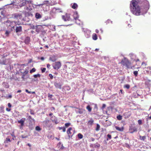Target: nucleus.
Here are the masks:
<instances>
[{"label": "nucleus", "instance_id": "nucleus-1", "mask_svg": "<svg viewBox=\"0 0 151 151\" xmlns=\"http://www.w3.org/2000/svg\"><path fill=\"white\" fill-rule=\"evenodd\" d=\"M131 12L136 16L147 12L149 8V4L147 0H132L130 4Z\"/></svg>", "mask_w": 151, "mask_h": 151}, {"label": "nucleus", "instance_id": "nucleus-2", "mask_svg": "<svg viewBox=\"0 0 151 151\" xmlns=\"http://www.w3.org/2000/svg\"><path fill=\"white\" fill-rule=\"evenodd\" d=\"M121 63L123 65L126 66L127 68H129L131 67V63L126 58H124V59L122 60Z\"/></svg>", "mask_w": 151, "mask_h": 151}, {"label": "nucleus", "instance_id": "nucleus-3", "mask_svg": "<svg viewBox=\"0 0 151 151\" xmlns=\"http://www.w3.org/2000/svg\"><path fill=\"white\" fill-rule=\"evenodd\" d=\"M31 1H26L25 0H19L17 4H15V5H19L20 7H22L25 6L27 4H29L31 3Z\"/></svg>", "mask_w": 151, "mask_h": 151}, {"label": "nucleus", "instance_id": "nucleus-4", "mask_svg": "<svg viewBox=\"0 0 151 151\" xmlns=\"http://www.w3.org/2000/svg\"><path fill=\"white\" fill-rule=\"evenodd\" d=\"M42 123L43 126L46 128H50L52 126V124L50 120L48 119L43 121Z\"/></svg>", "mask_w": 151, "mask_h": 151}, {"label": "nucleus", "instance_id": "nucleus-5", "mask_svg": "<svg viewBox=\"0 0 151 151\" xmlns=\"http://www.w3.org/2000/svg\"><path fill=\"white\" fill-rule=\"evenodd\" d=\"M62 17L63 19L65 21L72 20V19L70 18V15L69 14H66L64 15H63Z\"/></svg>", "mask_w": 151, "mask_h": 151}, {"label": "nucleus", "instance_id": "nucleus-6", "mask_svg": "<svg viewBox=\"0 0 151 151\" xmlns=\"http://www.w3.org/2000/svg\"><path fill=\"white\" fill-rule=\"evenodd\" d=\"M52 66L55 69L58 70L59 69L61 66V63L60 62H55L53 64Z\"/></svg>", "mask_w": 151, "mask_h": 151}, {"label": "nucleus", "instance_id": "nucleus-7", "mask_svg": "<svg viewBox=\"0 0 151 151\" xmlns=\"http://www.w3.org/2000/svg\"><path fill=\"white\" fill-rule=\"evenodd\" d=\"M25 121V118H22L21 119L18 120V122L20 124V129H21L22 127L24 125V122Z\"/></svg>", "mask_w": 151, "mask_h": 151}, {"label": "nucleus", "instance_id": "nucleus-8", "mask_svg": "<svg viewBox=\"0 0 151 151\" xmlns=\"http://www.w3.org/2000/svg\"><path fill=\"white\" fill-rule=\"evenodd\" d=\"M137 131V128L135 127L131 126L129 127V131L130 133H133L134 132Z\"/></svg>", "mask_w": 151, "mask_h": 151}, {"label": "nucleus", "instance_id": "nucleus-9", "mask_svg": "<svg viewBox=\"0 0 151 151\" xmlns=\"http://www.w3.org/2000/svg\"><path fill=\"white\" fill-rule=\"evenodd\" d=\"M51 12L54 13H57L59 12H62V11L60 9H56L55 8H54L52 9Z\"/></svg>", "mask_w": 151, "mask_h": 151}, {"label": "nucleus", "instance_id": "nucleus-10", "mask_svg": "<svg viewBox=\"0 0 151 151\" xmlns=\"http://www.w3.org/2000/svg\"><path fill=\"white\" fill-rule=\"evenodd\" d=\"M50 119L53 122H54L56 124H57L58 123L57 119L55 116H52Z\"/></svg>", "mask_w": 151, "mask_h": 151}, {"label": "nucleus", "instance_id": "nucleus-11", "mask_svg": "<svg viewBox=\"0 0 151 151\" xmlns=\"http://www.w3.org/2000/svg\"><path fill=\"white\" fill-rule=\"evenodd\" d=\"M9 62V60L8 59H6L2 60H0V64L3 65H6Z\"/></svg>", "mask_w": 151, "mask_h": 151}, {"label": "nucleus", "instance_id": "nucleus-12", "mask_svg": "<svg viewBox=\"0 0 151 151\" xmlns=\"http://www.w3.org/2000/svg\"><path fill=\"white\" fill-rule=\"evenodd\" d=\"M73 17L74 18V19H75L76 21H77V20H78V21H80V20L78 19L79 16L77 12H75L74 13Z\"/></svg>", "mask_w": 151, "mask_h": 151}, {"label": "nucleus", "instance_id": "nucleus-13", "mask_svg": "<svg viewBox=\"0 0 151 151\" xmlns=\"http://www.w3.org/2000/svg\"><path fill=\"white\" fill-rule=\"evenodd\" d=\"M42 27L40 25H37L35 26L36 31L37 34L39 33L42 29Z\"/></svg>", "mask_w": 151, "mask_h": 151}, {"label": "nucleus", "instance_id": "nucleus-14", "mask_svg": "<svg viewBox=\"0 0 151 151\" xmlns=\"http://www.w3.org/2000/svg\"><path fill=\"white\" fill-rule=\"evenodd\" d=\"M123 115L124 116L125 118H128L131 116V113L129 111L126 112L124 113Z\"/></svg>", "mask_w": 151, "mask_h": 151}, {"label": "nucleus", "instance_id": "nucleus-15", "mask_svg": "<svg viewBox=\"0 0 151 151\" xmlns=\"http://www.w3.org/2000/svg\"><path fill=\"white\" fill-rule=\"evenodd\" d=\"M74 131V129L71 127H69L67 130V133L69 137H70V134H71Z\"/></svg>", "mask_w": 151, "mask_h": 151}, {"label": "nucleus", "instance_id": "nucleus-16", "mask_svg": "<svg viewBox=\"0 0 151 151\" xmlns=\"http://www.w3.org/2000/svg\"><path fill=\"white\" fill-rule=\"evenodd\" d=\"M91 31L87 30L85 32V35L87 38H88L90 37Z\"/></svg>", "mask_w": 151, "mask_h": 151}, {"label": "nucleus", "instance_id": "nucleus-17", "mask_svg": "<svg viewBox=\"0 0 151 151\" xmlns=\"http://www.w3.org/2000/svg\"><path fill=\"white\" fill-rule=\"evenodd\" d=\"M94 120L92 118L90 119V120L88 122L87 124L89 126L91 127L93 124Z\"/></svg>", "mask_w": 151, "mask_h": 151}, {"label": "nucleus", "instance_id": "nucleus-18", "mask_svg": "<svg viewBox=\"0 0 151 151\" xmlns=\"http://www.w3.org/2000/svg\"><path fill=\"white\" fill-rule=\"evenodd\" d=\"M30 41V38L29 37H25L24 40V42L25 44H28Z\"/></svg>", "mask_w": 151, "mask_h": 151}, {"label": "nucleus", "instance_id": "nucleus-19", "mask_svg": "<svg viewBox=\"0 0 151 151\" xmlns=\"http://www.w3.org/2000/svg\"><path fill=\"white\" fill-rule=\"evenodd\" d=\"M54 85L57 88H58L60 89L61 88V85L60 83L55 82L54 83Z\"/></svg>", "mask_w": 151, "mask_h": 151}, {"label": "nucleus", "instance_id": "nucleus-20", "mask_svg": "<svg viewBox=\"0 0 151 151\" xmlns=\"http://www.w3.org/2000/svg\"><path fill=\"white\" fill-rule=\"evenodd\" d=\"M115 128H116V130L120 132L123 131L124 129V127H119L117 126H115Z\"/></svg>", "mask_w": 151, "mask_h": 151}, {"label": "nucleus", "instance_id": "nucleus-21", "mask_svg": "<svg viewBox=\"0 0 151 151\" xmlns=\"http://www.w3.org/2000/svg\"><path fill=\"white\" fill-rule=\"evenodd\" d=\"M22 31V27L21 26L17 27L16 29V31L17 32H20Z\"/></svg>", "mask_w": 151, "mask_h": 151}, {"label": "nucleus", "instance_id": "nucleus-22", "mask_svg": "<svg viewBox=\"0 0 151 151\" xmlns=\"http://www.w3.org/2000/svg\"><path fill=\"white\" fill-rule=\"evenodd\" d=\"M6 23H9L10 24H9V25L11 27H14V26H13V27H12V26H11V24H16V22L15 21L11 22L9 20H7L6 21Z\"/></svg>", "mask_w": 151, "mask_h": 151}, {"label": "nucleus", "instance_id": "nucleus-23", "mask_svg": "<svg viewBox=\"0 0 151 151\" xmlns=\"http://www.w3.org/2000/svg\"><path fill=\"white\" fill-rule=\"evenodd\" d=\"M50 60L52 62H54L56 60V58L55 56H52L50 58Z\"/></svg>", "mask_w": 151, "mask_h": 151}, {"label": "nucleus", "instance_id": "nucleus-24", "mask_svg": "<svg viewBox=\"0 0 151 151\" xmlns=\"http://www.w3.org/2000/svg\"><path fill=\"white\" fill-rule=\"evenodd\" d=\"M35 17L37 19H39L41 17V16L39 13H37L35 14Z\"/></svg>", "mask_w": 151, "mask_h": 151}, {"label": "nucleus", "instance_id": "nucleus-25", "mask_svg": "<svg viewBox=\"0 0 151 151\" xmlns=\"http://www.w3.org/2000/svg\"><path fill=\"white\" fill-rule=\"evenodd\" d=\"M53 96L52 94H48V98L49 100H53V99L52 98V97Z\"/></svg>", "mask_w": 151, "mask_h": 151}, {"label": "nucleus", "instance_id": "nucleus-26", "mask_svg": "<svg viewBox=\"0 0 151 151\" xmlns=\"http://www.w3.org/2000/svg\"><path fill=\"white\" fill-rule=\"evenodd\" d=\"M92 38L94 40H96L97 39V35L95 34H93L92 35Z\"/></svg>", "mask_w": 151, "mask_h": 151}, {"label": "nucleus", "instance_id": "nucleus-27", "mask_svg": "<svg viewBox=\"0 0 151 151\" xmlns=\"http://www.w3.org/2000/svg\"><path fill=\"white\" fill-rule=\"evenodd\" d=\"M86 109L88 110V111L89 112L91 111L92 110V108L91 107L90 105H88L86 107Z\"/></svg>", "mask_w": 151, "mask_h": 151}, {"label": "nucleus", "instance_id": "nucleus-28", "mask_svg": "<svg viewBox=\"0 0 151 151\" xmlns=\"http://www.w3.org/2000/svg\"><path fill=\"white\" fill-rule=\"evenodd\" d=\"M77 7V4L75 3H74L73 5L72 6V8L74 9H76Z\"/></svg>", "mask_w": 151, "mask_h": 151}, {"label": "nucleus", "instance_id": "nucleus-29", "mask_svg": "<svg viewBox=\"0 0 151 151\" xmlns=\"http://www.w3.org/2000/svg\"><path fill=\"white\" fill-rule=\"evenodd\" d=\"M77 136L79 139H81L83 137V135L81 133H78L77 134Z\"/></svg>", "mask_w": 151, "mask_h": 151}, {"label": "nucleus", "instance_id": "nucleus-30", "mask_svg": "<svg viewBox=\"0 0 151 151\" xmlns=\"http://www.w3.org/2000/svg\"><path fill=\"white\" fill-rule=\"evenodd\" d=\"M58 128L59 130L62 129L63 130V131L64 132H65L66 129H65V127H58Z\"/></svg>", "mask_w": 151, "mask_h": 151}, {"label": "nucleus", "instance_id": "nucleus-31", "mask_svg": "<svg viewBox=\"0 0 151 151\" xmlns=\"http://www.w3.org/2000/svg\"><path fill=\"white\" fill-rule=\"evenodd\" d=\"M140 139L142 140H144L146 139V136H139Z\"/></svg>", "mask_w": 151, "mask_h": 151}, {"label": "nucleus", "instance_id": "nucleus-32", "mask_svg": "<svg viewBox=\"0 0 151 151\" xmlns=\"http://www.w3.org/2000/svg\"><path fill=\"white\" fill-rule=\"evenodd\" d=\"M100 128V126L98 124H97L96 127L95 129L96 130V131H98L99 130Z\"/></svg>", "mask_w": 151, "mask_h": 151}, {"label": "nucleus", "instance_id": "nucleus-33", "mask_svg": "<svg viewBox=\"0 0 151 151\" xmlns=\"http://www.w3.org/2000/svg\"><path fill=\"white\" fill-rule=\"evenodd\" d=\"M21 17V15L19 14H16L14 16V18L18 19L19 18V19Z\"/></svg>", "mask_w": 151, "mask_h": 151}, {"label": "nucleus", "instance_id": "nucleus-34", "mask_svg": "<svg viewBox=\"0 0 151 151\" xmlns=\"http://www.w3.org/2000/svg\"><path fill=\"white\" fill-rule=\"evenodd\" d=\"M28 118L29 119H30V121H31V122L32 121L34 122L35 120L34 119L32 118V117L31 116H29L28 117Z\"/></svg>", "mask_w": 151, "mask_h": 151}, {"label": "nucleus", "instance_id": "nucleus-35", "mask_svg": "<svg viewBox=\"0 0 151 151\" xmlns=\"http://www.w3.org/2000/svg\"><path fill=\"white\" fill-rule=\"evenodd\" d=\"M41 76V75L39 74H35L33 75V77L35 78H36L38 77H40Z\"/></svg>", "mask_w": 151, "mask_h": 151}, {"label": "nucleus", "instance_id": "nucleus-36", "mask_svg": "<svg viewBox=\"0 0 151 151\" xmlns=\"http://www.w3.org/2000/svg\"><path fill=\"white\" fill-rule=\"evenodd\" d=\"M117 118L118 120H120L122 119V116L120 115H119L117 116Z\"/></svg>", "mask_w": 151, "mask_h": 151}, {"label": "nucleus", "instance_id": "nucleus-37", "mask_svg": "<svg viewBox=\"0 0 151 151\" xmlns=\"http://www.w3.org/2000/svg\"><path fill=\"white\" fill-rule=\"evenodd\" d=\"M94 147H95L98 148L100 147V144L98 143H96L94 144Z\"/></svg>", "mask_w": 151, "mask_h": 151}, {"label": "nucleus", "instance_id": "nucleus-38", "mask_svg": "<svg viewBox=\"0 0 151 151\" xmlns=\"http://www.w3.org/2000/svg\"><path fill=\"white\" fill-rule=\"evenodd\" d=\"M71 124L70 123H66L65 124V125L66 128H67L70 126Z\"/></svg>", "mask_w": 151, "mask_h": 151}, {"label": "nucleus", "instance_id": "nucleus-39", "mask_svg": "<svg viewBox=\"0 0 151 151\" xmlns=\"http://www.w3.org/2000/svg\"><path fill=\"white\" fill-rule=\"evenodd\" d=\"M35 129L36 130L38 131H40L41 130V129L40 127L38 126H37V127H36Z\"/></svg>", "mask_w": 151, "mask_h": 151}, {"label": "nucleus", "instance_id": "nucleus-40", "mask_svg": "<svg viewBox=\"0 0 151 151\" xmlns=\"http://www.w3.org/2000/svg\"><path fill=\"white\" fill-rule=\"evenodd\" d=\"M36 71V69L35 68H32L30 71V73H32L33 72H35Z\"/></svg>", "mask_w": 151, "mask_h": 151}, {"label": "nucleus", "instance_id": "nucleus-41", "mask_svg": "<svg viewBox=\"0 0 151 151\" xmlns=\"http://www.w3.org/2000/svg\"><path fill=\"white\" fill-rule=\"evenodd\" d=\"M124 88H126L127 89H128L130 88V86L129 84H126L124 86Z\"/></svg>", "mask_w": 151, "mask_h": 151}, {"label": "nucleus", "instance_id": "nucleus-42", "mask_svg": "<svg viewBox=\"0 0 151 151\" xmlns=\"http://www.w3.org/2000/svg\"><path fill=\"white\" fill-rule=\"evenodd\" d=\"M134 96L135 98H137L139 96V95L137 93H135L134 94Z\"/></svg>", "mask_w": 151, "mask_h": 151}, {"label": "nucleus", "instance_id": "nucleus-43", "mask_svg": "<svg viewBox=\"0 0 151 151\" xmlns=\"http://www.w3.org/2000/svg\"><path fill=\"white\" fill-rule=\"evenodd\" d=\"M62 145V143H61L60 142H59L57 146L58 148H60Z\"/></svg>", "mask_w": 151, "mask_h": 151}, {"label": "nucleus", "instance_id": "nucleus-44", "mask_svg": "<svg viewBox=\"0 0 151 151\" xmlns=\"http://www.w3.org/2000/svg\"><path fill=\"white\" fill-rule=\"evenodd\" d=\"M41 70L42 71V73H43L45 72L46 70L45 68H41Z\"/></svg>", "mask_w": 151, "mask_h": 151}, {"label": "nucleus", "instance_id": "nucleus-45", "mask_svg": "<svg viewBox=\"0 0 151 151\" xmlns=\"http://www.w3.org/2000/svg\"><path fill=\"white\" fill-rule=\"evenodd\" d=\"M133 73L134 74V75L135 76H137V75H138V71H134V72H133Z\"/></svg>", "mask_w": 151, "mask_h": 151}, {"label": "nucleus", "instance_id": "nucleus-46", "mask_svg": "<svg viewBox=\"0 0 151 151\" xmlns=\"http://www.w3.org/2000/svg\"><path fill=\"white\" fill-rule=\"evenodd\" d=\"M147 69V70H146V71L148 72H149L150 71V72L151 73V71H150V70H151V67H148Z\"/></svg>", "mask_w": 151, "mask_h": 151}, {"label": "nucleus", "instance_id": "nucleus-47", "mask_svg": "<svg viewBox=\"0 0 151 151\" xmlns=\"http://www.w3.org/2000/svg\"><path fill=\"white\" fill-rule=\"evenodd\" d=\"M138 123L139 124V125H141L142 124V121L141 120H139L138 121Z\"/></svg>", "mask_w": 151, "mask_h": 151}, {"label": "nucleus", "instance_id": "nucleus-48", "mask_svg": "<svg viewBox=\"0 0 151 151\" xmlns=\"http://www.w3.org/2000/svg\"><path fill=\"white\" fill-rule=\"evenodd\" d=\"M23 138H27L28 137L27 136H24V135H22L21 136Z\"/></svg>", "mask_w": 151, "mask_h": 151}, {"label": "nucleus", "instance_id": "nucleus-49", "mask_svg": "<svg viewBox=\"0 0 151 151\" xmlns=\"http://www.w3.org/2000/svg\"><path fill=\"white\" fill-rule=\"evenodd\" d=\"M107 137L108 138H109V139H111V135L110 134H108L107 135Z\"/></svg>", "mask_w": 151, "mask_h": 151}, {"label": "nucleus", "instance_id": "nucleus-50", "mask_svg": "<svg viewBox=\"0 0 151 151\" xmlns=\"http://www.w3.org/2000/svg\"><path fill=\"white\" fill-rule=\"evenodd\" d=\"M80 21H79L78 20H77V21H76V22L78 24L80 25Z\"/></svg>", "mask_w": 151, "mask_h": 151}, {"label": "nucleus", "instance_id": "nucleus-51", "mask_svg": "<svg viewBox=\"0 0 151 151\" xmlns=\"http://www.w3.org/2000/svg\"><path fill=\"white\" fill-rule=\"evenodd\" d=\"M49 76L50 77V78L51 79H52L53 78V76L51 74H49Z\"/></svg>", "mask_w": 151, "mask_h": 151}, {"label": "nucleus", "instance_id": "nucleus-52", "mask_svg": "<svg viewBox=\"0 0 151 151\" xmlns=\"http://www.w3.org/2000/svg\"><path fill=\"white\" fill-rule=\"evenodd\" d=\"M106 104H103L101 108L103 110V109L106 107Z\"/></svg>", "mask_w": 151, "mask_h": 151}, {"label": "nucleus", "instance_id": "nucleus-53", "mask_svg": "<svg viewBox=\"0 0 151 151\" xmlns=\"http://www.w3.org/2000/svg\"><path fill=\"white\" fill-rule=\"evenodd\" d=\"M111 22V23H112V21H111L110 20L108 19V20L106 22V23L107 24V23H109L110 22Z\"/></svg>", "mask_w": 151, "mask_h": 151}, {"label": "nucleus", "instance_id": "nucleus-54", "mask_svg": "<svg viewBox=\"0 0 151 151\" xmlns=\"http://www.w3.org/2000/svg\"><path fill=\"white\" fill-rule=\"evenodd\" d=\"M25 91L29 93H31V91H29L27 89L25 90Z\"/></svg>", "mask_w": 151, "mask_h": 151}, {"label": "nucleus", "instance_id": "nucleus-55", "mask_svg": "<svg viewBox=\"0 0 151 151\" xmlns=\"http://www.w3.org/2000/svg\"><path fill=\"white\" fill-rule=\"evenodd\" d=\"M31 27L32 29H35V26L34 25H32V26Z\"/></svg>", "mask_w": 151, "mask_h": 151}, {"label": "nucleus", "instance_id": "nucleus-56", "mask_svg": "<svg viewBox=\"0 0 151 151\" xmlns=\"http://www.w3.org/2000/svg\"><path fill=\"white\" fill-rule=\"evenodd\" d=\"M6 111H10L11 110V109L7 108L6 109Z\"/></svg>", "mask_w": 151, "mask_h": 151}, {"label": "nucleus", "instance_id": "nucleus-57", "mask_svg": "<svg viewBox=\"0 0 151 151\" xmlns=\"http://www.w3.org/2000/svg\"><path fill=\"white\" fill-rule=\"evenodd\" d=\"M64 147H63V144L60 147V149L61 150H63L64 149Z\"/></svg>", "mask_w": 151, "mask_h": 151}, {"label": "nucleus", "instance_id": "nucleus-58", "mask_svg": "<svg viewBox=\"0 0 151 151\" xmlns=\"http://www.w3.org/2000/svg\"><path fill=\"white\" fill-rule=\"evenodd\" d=\"M90 139L92 141H93L95 140L94 138H93V137L91 138Z\"/></svg>", "mask_w": 151, "mask_h": 151}, {"label": "nucleus", "instance_id": "nucleus-59", "mask_svg": "<svg viewBox=\"0 0 151 151\" xmlns=\"http://www.w3.org/2000/svg\"><path fill=\"white\" fill-rule=\"evenodd\" d=\"M6 140H7V141H8V142H11V139H10V138H8V137H7L6 138Z\"/></svg>", "mask_w": 151, "mask_h": 151}, {"label": "nucleus", "instance_id": "nucleus-60", "mask_svg": "<svg viewBox=\"0 0 151 151\" xmlns=\"http://www.w3.org/2000/svg\"><path fill=\"white\" fill-rule=\"evenodd\" d=\"M8 106L9 107V108H10V107H11V106H12V105H11V104H10V103H9L8 104Z\"/></svg>", "mask_w": 151, "mask_h": 151}, {"label": "nucleus", "instance_id": "nucleus-61", "mask_svg": "<svg viewBox=\"0 0 151 151\" xmlns=\"http://www.w3.org/2000/svg\"><path fill=\"white\" fill-rule=\"evenodd\" d=\"M30 114H32V115H34V113L33 111H32V110L30 111Z\"/></svg>", "mask_w": 151, "mask_h": 151}, {"label": "nucleus", "instance_id": "nucleus-62", "mask_svg": "<svg viewBox=\"0 0 151 151\" xmlns=\"http://www.w3.org/2000/svg\"><path fill=\"white\" fill-rule=\"evenodd\" d=\"M79 113L80 114H82L83 113V111L82 110H80L79 111Z\"/></svg>", "mask_w": 151, "mask_h": 151}, {"label": "nucleus", "instance_id": "nucleus-63", "mask_svg": "<svg viewBox=\"0 0 151 151\" xmlns=\"http://www.w3.org/2000/svg\"><path fill=\"white\" fill-rule=\"evenodd\" d=\"M120 92L122 93V94H123V91L122 90V89H121L120 90Z\"/></svg>", "mask_w": 151, "mask_h": 151}, {"label": "nucleus", "instance_id": "nucleus-64", "mask_svg": "<svg viewBox=\"0 0 151 151\" xmlns=\"http://www.w3.org/2000/svg\"><path fill=\"white\" fill-rule=\"evenodd\" d=\"M104 144H105L106 145L107 144V142H106V140H104Z\"/></svg>", "mask_w": 151, "mask_h": 151}]
</instances>
